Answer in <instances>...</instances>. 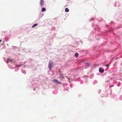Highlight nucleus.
Masks as SVG:
<instances>
[{"label":"nucleus","mask_w":122,"mask_h":122,"mask_svg":"<svg viewBox=\"0 0 122 122\" xmlns=\"http://www.w3.org/2000/svg\"><path fill=\"white\" fill-rule=\"evenodd\" d=\"M10 61V58H8L7 61V63H8Z\"/></svg>","instance_id":"obj_9"},{"label":"nucleus","mask_w":122,"mask_h":122,"mask_svg":"<svg viewBox=\"0 0 122 122\" xmlns=\"http://www.w3.org/2000/svg\"><path fill=\"white\" fill-rule=\"evenodd\" d=\"M44 2L43 0H41L40 4L41 5H42Z\"/></svg>","instance_id":"obj_4"},{"label":"nucleus","mask_w":122,"mask_h":122,"mask_svg":"<svg viewBox=\"0 0 122 122\" xmlns=\"http://www.w3.org/2000/svg\"><path fill=\"white\" fill-rule=\"evenodd\" d=\"M46 10V9H45L44 8H42V12L44 11H45Z\"/></svg>","instance_id":"obj_8"},{"label":"nucleus","mask_w":122,"mask_h":122,"mask_svg":"<svg viewBox=\"0 0 122 122\" xmlns=\"http://www.w3.org/2000/svg\"><path fill=\"white\" fill-rule=\"evenodd\" d=\"M65 11L66 12H68L69 11V9L67 8H66L65 9Z\"/></svg>","instance_id":"obj_5"},{"label":"nucleus","mask_w":122,"mask_h":122,"mask_svg":"<svg viewBox=\"0 0 122 122\" xmlns=\"http://www.w3.org/2000/svg\"><path fill=\"white\" fill-rule=\"evenodd\" d=\"M34 90H35V89H34Z\"/></svg>","instance_id":"obj_13"},{"label":"nucleus","mask_w":122,"mask_h":122,"mask_svg":"<svg viewBox=\"0 0 122 122\" xmlns=\"http://www.w3.org/2000/svg\"><path fill=\"white\" fill-rule=\"evenodd\" d=\"M53 81L54 82L56 83L57 84H61V82L60 81H58L56 79L53 80Z\"/></svg>","instance_id":"obj_2"},{"label":"nucleus","mask_w":122,"mask_h":122,"mask_svg":"<svg viewBox=\"0 0 122 122\" xmlns=\"http://www.w3.org/2000/svg\"><path fill=\"white\" fill-rule=\"evenodd\" d=\"M78 53L76 52V53L75 54V56H76V57H77L78 56Z\"/></svg>","instance_id":"obj_7"},{"label":"nucleus","mask_w":122,"mask_h":122,"mask_svg":"<svg viewBox=\"0 0 122 122\" xmlns=\"http://www.w3.org/2000/svg\"><path fill=\"white\" fill-rule=\"evenodd\" d=\"M1 41H2L0 40V42H1Z\"/></svg>","instance_id":"obj_12"},{"label":"nucleus","mask_w":122,"mask_h":122,"mask_svg":"<svg viewBox=\"0 0 122 122\" xmlns=\"http://www.w3.org/2000/svg\"><path fill=\"white\" fill-rule=\"evenodd\" d=\"M86 65H89V64H88V63H86Z\"/></svg>","instance_id":"obj_11"},{"label":"nucleus","mask_w":122,"mask_h":122,"mask_svg":"<svg viewBox=\"0 0 122 122\" xmlns=\"http://www.w3.org/2000/svg\"><path fill=\"white\" fill-rule=\"evenodd\" d=\"M99 71L100 72L103 73L104 72V69H102L101 67H100L99 68Z\"/></svg>","instance_id":"obj_3"},{"label":"nucleus","mask_w":122,"mask_h":122,"mask_svg":"<svg viewBox=\"0 0 122 122\" xmlns=\"http://www.w3.org/2000/svg\"><path fill=\"white\" fill-rule=\"evenodd\" d=\"M37 25H38V24H34L33 25V26L32 27V28H34V27L36 26Z\"/></svg>","instance_id":"obj_6"},{"label":"nucleus","mask_w":122,"mask_h":122,"mask_svg":"<svg viewBox=\"0 0 122 122\" xmlns=\"http://www.w3.org/2000/svg\"><path fill=\"white\" fill-rule=\"evenodd\" d=\"M52 64L53 62L52 61H50L49 62L48 66V68L50 70H51V68L52 67Z\"/></svg>","instance_id":"obj_1"},{"label":"nucleus","mask_w":122,"mask_h":122,"mask_svg":"<svg viewBox=\"0 0 122 122\" xmlns=\"http://www.w3.org/2000/svg\"><path fill=\"white\" fill-rule=\"evenodd\" d=\"M108 66V64H107V65H106V66Z\"/></svg>","instance_id":"obj_10"}]
</instances>
